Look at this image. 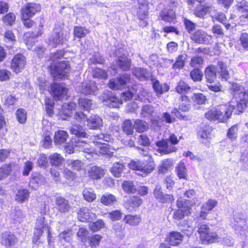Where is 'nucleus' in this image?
Returning <instances> with one entry per match:
<instances>
[{
  "label": "nucleus",
  "mask_w": 248,
  "mask_h": 248,
  "mask_svg": "<svg viewBox=\"0 0 248 248\" xmlns=\"http://www.w3.org/2000/svg\"><path fill=\"white\" fill-rule=\"evenodd\" d=\"M95 145L94 151L101 155L111 156L113 155V149L108 143L102 142L101 141L94 140Z\"/></svg>",
  "instance_id": "obj_14"
},
{
  "label": "nucleus",
  "mask_w": 248,
  "mask_h": 248,
  "mask_svg": "<svg viewBox=\"0 0 248 248\" xmlns=\"http://www.w3.org/2000/svg\"><path fill=\"white\" fill-rule=\"evenodd\" d=\"M179 140L173 133L171 134L167 140L162 139L156 143V145L158 148V151L161 154L167 155L175 152L177 151V148L174 145L177 144Z\"/></svg>",
  "instance_id": "obj_8"
},
{
  "label": "nucleus",
  "mask_w": 248,
  "mask_h": 248,
  "mask_svg": "<svg viewBox=\"0 0 248 248\" xmlns=\"http://www.w3.org/2000/svg\"><path fill=\"white\" fill-rule=\"evenodd\" d=\"M190 77L194 82H200L203 78V73L199 68L193 69L190 72Z\"/></svg>",
  "instance_id": "obj_49"
},
{
  "label": "nucleus",
  "mask_w": 248,
  "mask_h": 248,
  "mask_svg": "<svg viewBox=\"0 0 248 248\" xmlns=\"http://www.w3.org/2000/svg\"><path fill=\"white\" fill-rule=\"evenodd\" d=\"M89 232L87 229L84 227L79 228L77 232V235L78 240L81 242L85 243L88 238Z\"/></svg>",
  "instance_id": "obj_60"
},
{
  "label": "nucleus",
  "mask_w": 248,
  "mask_h": 248,
  "mask_svg": "<svg viewBox=\"0 0 248 248\" xmlns=\"http://www.w3.org/2000/svg\"><path fill=\"white\" fill-rule=\"evenodd\" d=\"M122 188L127 194H134L137 191V188L131 181H124L122 184Z\"/></svg>",
  "instance_id": "obj_45"
},
{
  "label": "nucleus",
  "mask_w": 248,
  "mask_h": 248,
  "mask_svg": "<svg viewBox=\"0 0 248 248\" xmlns=\"http://www.w3.org/2000/svg\"><path fill=\"white\" fill-rule=\"evenodd\" d=\"M173 167V162L169 158L163 160L161 164L158 167V173L164 175L167 173L170 170H171Z\"/></svg>",
  "instance_id": "obj_30"
},
{
  "label": "nucleus",
  "mask_w": 248,
  "mask_h": 248,
  "mask_svg": "<svg viewBox=\"0 0 248 248\" xmlns=\"http://www.w3.org/2000/svg\"><path fill=\"white\" fill-rule=\"evenodd\" d=\"M183 235L177 231L170 232L165 237V240L171 246L175 247L180 245L183 240Z\"/></svg>",
  "instance_id": "obj_16"
},
{
  "label": "nucleus",
  "mask_w": 248,
  "mask_h": 248,
  "mask_svg": "<svg viewBox=\"0 0 248 248\" xmlns=\"http://www.w3.org/2000/svg\"><path fill=\"white\" fill-rule=\"evenodd\" d=\"M16 119L20 124H25L27 120V113L25 109L18 108L16 112Z\"/></svg>",
  "instance_id": "obj_48"
},
{
  "label": "nucleus",
  "mask_w": 248,
  "mask_h": 248,
  "mask_svg": "<svg viewBox=\"0 0 248 248\" xmlns=\"http://www.w3.org/2000/svg\"><path fill=\"white\" fill-rule=\"evenodd\" d=\"M160 16L161 20L169 23L175 19V15L172 9L162 10L160 14Z\"/></svg>",
  "instance_id": "obj_39"
},
{
  "label": "nucleus",
  "mask_w": 248,
  "mask_h": 248,
  "mask_svg": "<svg viewBox=\"0 0 248 248\" xmlns=\"http://www.w3.org/2000/svg\"><path fill=\"white\" fill-rule=\"evenodd\" d=\"M212 132V128L209 125L204 124H201L198 127L197 135L203 140H207Z\"/></svg>",
  "instance_id": "obj_29"
},
{
  "label": "nucleus",
  "mask_w": 248,
  "mask_h": 248,
  "mask_svg": "<svg viewBox=\"0 0 248 248\" xmlns=\"http://www.w3.org/2000/svg\"><path fill=\"white\" fill-rule=\"evenodd\" d=\"M105 101L108 102L109 106L112 108H118L120 105L123 103L122 100L115 95H111L108 97Z\"/></svg>",
  "instance_id": "obj_59"
},
{
  "label": "nucleus",
  "mask_w": 248,
  "mask_h": 248,
  "mask_svg": "<svg viewBox=\"0 0 248 248\" xmlns=\"http://www.w3.org/2000/svg\"><path fill=\"white\" fill-rule=\"evenodd\" d=\"M92 76L94 78L106 79L108 77V74L105 70L99 68H95L92 71Z\"/></svg>",
  "instance_id": "obj_53"
},
{
  "label": "nucleus",
  "mask_w": 248,
  "mask_h": 248,
  "mask_svg": "<svg viewBox=\"0 0 248 248\" xmlns=\"http://www.w3.org/2000/svg\"><path fill=\"white\" fill-rule=\"evenodd\" d=\"M186 57L185 54L179 55L176 58L175 62L172 65L173 69H180L184 67Z\"/></svg>",
  "instance_id": "obj_57"
},
{
  "label": "nucleus",
  "mask_w": 248,
  "mask_h": 248,
  "mask_svg": "<svg viewBox=\"0 0 248 248\" xmlns=\"http://www.w3.org/2000/svg\"><path fill=\"white\" fill-rule=\"evenodd\" d=\"M176 206L177 208L172 215L174 220L181 221L191 216L192 205L189 200L180 197L176 202Z\"/></svg>",
  "instance_id": "obj_6"
},
{
  "label": "nucleus",
  "mask_w": 248,
  "mask_h": 248,
  "mask_svg": "<svg viewBox=\"0 0 248 248\" xmlns=\"http://www.w3.org/2000/svg\"><path fill=\"white\" fill-rule=\"evenodd\" d=\"M136 7V15L140 20L145 19L148 16L149 10V2L147 0H137Z\"/></svg>",
  "instance_id": "obj_13"
},
{
  "label": "nucleus",
  "mask_w": 248,
  "mask_h": 248,
  "mask_svg": "<svg viewBox=\"0 0 248 248\" xmlns=\"http://www.w3.org/2000/svg\"><path fill=\"white\" fill-rule=\"evenodd\" d=\"M49 92L55 101L61 100L67 95L68 89L60 83H52L50 85Z\"/></svg>",
  "instance_id": "obj_10"
},
{
  "label": "nucleus",
  "mask_w": 248,
  "mask_h": 248,
  "mask_svg": "<svg viewBox=\"0 0 248 248\" xmlns=\"http://www.w3.org/2000/svg\"><path fill=\"white\" fill-rule=\"evenodd\" d=\"M49 160L52 166H59L64 161L63 158L60 154L55 153L49 156Z\"/></svg>",
  "instance_id": "obj_47"
},
{
  "label": "nucleus",
  "mask_w": 248,
  "mask_h": 248,
  "mask_svg": "<svg viewBox=\"0 0 248 248\" xmlns=\"http://www.w3.org/2000/svg\"><path fill=\"white\" fill-rule=\"evenodd\" d=\"M234 105L231 104H221L209 108L205 113V118L210 122L217 121L218 123H226L231 117Z\"/></svg>",
  "instance_id": "obj_1"
},
{
  "label": "nucleus",
  "mask_w": 248,
  "mask_h": 248,
  "mask_svg": "<svg viewBox=\"0 0 248 248\" xmlns=\"http://www.w3.org/2000/svg\"><path fill=\"white\" fill-rule=\"evenodd\" d=\"M143 203V200L139 196H133L125 201L124 205L125 208L130 211H135Z\"/></svg>",
  "instance_id": "obj_17"
},
{
  "label": "nucleus",
  "mask_w": 248,
  "mask_h": 248,
  "mask_svg": "<svg viewBox=\"0 0 248 248\" xmlns=\"http://www.w3.org/2000/svg\"><path fill=\"white\" fill-rule=\"evenodd\" d=\"M48 69L53 78L59 79H68L71 71L70 62L65 60L51 63Z\"/></svg>",
  "instance_id": "obj_4"
},
{
  "label": "nucleus",
  "mask_w": 248,
  "mask_h": 248,
  "mask_svg": "<svg viewBox=\"0 0 248 248\" xmlns=\"http://www.w3.org/2000/svg\"><path fill=\"white\" fill-rule=\"evenodd\" d=\"M26 64L25 56L22 53H17L11 60L10 68L13 72L18 74L25 68Z\"/></svg>",
  "instance_id": "obj_11"
},
{
  "label": "nucleus",
  "mask_w": 248,
  "mask_h": 248,
  "mask_svg": "<svg viewBox=\"0 0 248 248\" xmlns=\"http://www.w3.org/2000/svg\"><path fill=\"white\" fill-rule=\"evenodd\" d=\"M116 63L118 67L123 71H129L131 68V60L127 57H119L116 61Z\"/></svg>",
  "instance_id": "obj_24"
},
{
  "label": "nucleus",
  "mask_w": 248,
  "mask_h": 248,
  "mask_svg": "<svg viewBox=\"0 0 248 248\" xmlns=\"http://www.w3.org/2000/svg\"><path fill=\"white\" fill-rule=\"evenodd\" d=\"M236 10L238 12L243 13H248V2L245 0L238 2L236 5Z\"/></svg>",
  "instance_id": "obj_64"
},
{
  "label": "nucleus",
  "mask_w": 248,
  "mask_h": 248,
  "mask_svg": "<svg viewBox=\"0 0 248 248\" xmlns=\"http://www.w3.org/2000/svg\"><path fill=\"white\" fill-rule=\"evenodd\" d=\"M142 218L140 215L127 214L124 216V221L125 223L131 226L139 225L141 222Z\"/></svg>",
  "instance_id": "obj_28"
},
{
  "label": "nucleus",
  "mask_w": 248,
  "mask_h": 248,
  "mask_svg": "<svg viewBox=\"0 0 248 248\" xmlns=\"http://www.w3.org/2000/svg\"><path fill=\"white\" fill-rule=\"evenodd\" d=\"M20 16L21 20L25 28L26 29H31L35 25V22L34 20L31 19L32 17L23 15Z\"/></svg>",
  "instance_id": "obj_61"
},
{
  "label": "nucleus",
  "mask_w": 248,
  "mask_h": 248,
  "mask_svg": "<svg viewBox=\"0 0 248 248\" xmlns=\"http://www.w3.org/2000/svg\"><path fill=\"white\" fill-rule=\"evenodd\" d=\"M243 86L236 83H233L230 88V92L232 95V98L236 100L235 109L237 114L243 113L248 107V89L244 91Z\"/></svg>",
  "instance_id": "obj_2"
},
{
  "label": "nucleus",
  "mask_w": 248,
  "mask_h": 248,
  "mask_svg": "<svg viewBox=\"0 0 248 248\" xmlns=\"http://www.w3.org/2000/svg\"><path fill=\"white\" fill-rule=\"evenodd\" d=\"M91 214L92 212L89 208L83 207L78 210L77 218L81 222H87L92 218Z\"/></svg>",
  "instance_id": "obj_26"
},
{
  "label": "nucleus",
  "mask_w": 248,
  "mask_h": 248,
  "mask_svg": "<svg viewBox=\"0 0 248 248\" xmlns=\"http://www.w3.org/2000/svg\"><path fill=\"white\" fill-rule=\"evenodd\" d=\"M54 102L53 101H52L50 98H47L46 99V114L48 116L51 117L54 114Z\"/></svg>",
  "instance_id": "obj_62"
},
{
  "label": "nucleus",
  "mask_w": 248,
  "mask_h": 248,
  "mask_svg": "<svg viewBox=\"0 0 248 248\" xmlns=\"http://www.w3.org/2000/svg\"><path fill=\"white\" fill-rule=\"evenodd\" d=\"M124 168L125 166L124 164L119 162H115L111 168L110 171L114 176L119 177L121 176Z\"/></svg>",
  "instance_id": "obj_46"
},
{
  "label": "nucleus",
  "mask_w": 248,
  "mask_h": 248,
  "mask_svg": "<svg viewBox=\"0 0 248 248\" xmlns=\"http://www.w3.org/2000/svg\"><path fill=\"white\" fill-rule=\"evenodd\" d=\"M84 199L90 202H93L96 198V195L92 188H85L82 191Z\"/></svg>",
  "instance_id": "obj_44"
},
{
  "label": "nucleus",
  "mask_w": 248,
  "mask_h": 248,
  "mask_svg": "<svg viewBox=\"0 0 248 248\" xmlns=\"http://www.w3.org/2000/svg\"><path fill=\"white\" fill-rule=\"evenodd\" d=\"M105 223L102 219H97L96 221L92 222L89 225L90 230L93 232H98L102 228H105Z\"/></svg>",
  "instance_id": "obj_54"
},
{
  "label": "nucleus",
  "mask_w": 248,
  "mask_h": 248,
  "mask_svg": "<svg viewBox=\"0 0 248 248\" xmlns=\"http://www.w3.org/2000/svg\"><path fill=\"white\" fill-rule=\"evenodd\" d=\"M213 5L211 3H205L200 4L193 12L194 15L197 17H203L207 13H210L213 9Z\"/></svg>",
  "instance_id": "obj_20"
},
{
  "label": "nucleus",
  "mask_w": 248,
  "mask_h": 248,
  "mask_svg": "<svg viewBox=\"0 0 248 248\" xmlns=\"http://www.w3.org/2000/svg\"><path fill=\"white\" fill-rule=\"evenodd\" d=\"M105 173V170L102 167L97 166H93L88 171V175L91 180H98L101 179Z\"/></svg>",
  "instance_id": "obj_19"
},
{
  "label": "nucleus",
  "mask_w": 248,
  "mask_h": 248,
  "mask_svg": "<svg viewBox=\"0 0 248 248\" xmlns=\"http://www.w3.org/2000/svg\"><path fill=\"white\" fill-rule=\"evenodd\" d=\"M45 218L44 217H42L40 219V225L41 228H35V231L33 232V236L32 237V243L33 244H36L38 242L42 236L44 231L43 229L45 228L46 224L45 223Z\"/></svg>",
  "instance_id": "obj_34"
},
{
  "label": "nucleus",
  "mask_w": 248,
  "mask_h": 248,
  "mask_svg": "<svg viewBox=\"0 0 248 248\" xmlns=\"http://www.w3.org/2000/svg\"><path fill=\"white\" fill-rule=\"evenodd\" d=\"M1 244L6 248L14 247L17 242L16 236L12 232L6 231L1 234Z\"/></svg>",
  "instance_id": "obj_15"
},
{
  "label": "nucleus",
  "mask_w": 248,
  "mask_h": 248,
  "mask_svg": "<svg viewBox=\"0 0 248 248\" xmlns=\"http://www.w3.org/2000/svg\"><path fill=\"white\" fill-rule=\"evenodd\" d=\"M87 121L88 124L90 126L91 129H96L99 128L100 126L101 119L98 116H91L89 119H87Z\"/></svg>",
  "instance_id": "obj_58"
},
{
  "label": "nucleus",
  "mask_w": 248,
  "mask_h": 248,
  "mask_svg": "<svg viewBox=\"0 0 248 248\" xmlns=\"http://www.w3.org/2000/svg\"><path fill=\"white\" fill-rule=\"evenodd\" d=\"M180 103L179 108L183 112H187L190 108V99L189 97L184 94H182L179 98Z\"/></svg>",
  "instance_id": "obj_36"
},
{
  "label": "nucleus",
  "mask_w": 248,
  "mask_h": 248,
  "mask_svg": "<svg viewBox=\"0 0 248 248\" xmlns=\"http://www.w3.org/2000/svg\"><path fill=\"white\" fill-rule=\"evenodd\" d=\"M68 138V133L64 130H58L55 133L54 141L56 145L65 143Z\"/></svg>",
  "instance_id": "obj_35"
},
{
  "label": "nucleus",
  "mask_w": 248,
  "mask_h": 248,
  "mask_svg": "<svg viewBox=\"0 0 248 248\" xmlns=\"http://www.w3.org/2000/svg\"><path fill=\"white\" fill-rule=\"evenodd\" d=\"M103 238L99 234H94L88 237V242L91 248H96L99 246Z\"/></svg>",
  "instance_id": "obj_43"
},
{
  "label": "nucleus",
  "mask_w": 248,
  "mask_h": 248,
  "mask_svg": "<svg viewBox=\"0 0 248 248\" xmlns=\"http://www.w3.org/2000/svg\"><path fill=\"white\" fill-rule=\"evenodd\" d=\"M70 132L78 138H86L87 133L82 129L80 125L74 124L69 128Z\"/></svg>",
  "instance_id": "obj_41"
},
{
  "label": "nucleus",
  "mask_w": 248,
  "mask_h": 248,
  "mask_svg": "<svg viewBox=\"0 0 248 248\" xmlns=\"http://www.w3.org/2000/svg\"><path fill=\"white\" fill-rule=\"evenodd\" d=\"M132 74L139 79H146L148 75L146 69L142 67H135L134 68Z\"/></svg>",
  "instance_id": "obj_56"
},
{
  "label": "nucleus",
  "mask_w": 248,
  "mask_h": 248,
  "mask_svg": "<svg viewBox=\"0 0 248 248\" xmlns=\"http://www.w3.org/2000/svg\"><path fill=\"white\" fill-rule=\"evenodd\" d=\"M147 159L132 160L128 163V167L133 170H138L141 172L142 176H147L151 173L155 168V162L151 155H146Z\"/></svg>",
  "instance_id": "obj_5"
},
{
  "label": "nucleus",
  "mask_w": 248,
  "mask_h": 248,
  "mask_svg": "<svg viewBox=\"0 0 248 248\" xmlns=\"http://www.w3.org/2000/svg\"><path fill=\"white\" fill-rule=\"evenodd\" d=\"M204 75L207 83L211 84L214 82L217 77L215 65L210 64L206 67L204 69Z\"/></svg>",
  "instance_id": "obj_22"
},
{
  "label": "nucleus",
  "mask_w": 248,
  "mask_h": 248,
  "mask_svg": "<svg viewBox=\"0 0 248 248\" xmlns=\"http://www.w3.org/2000/svg\"><path fill=\"white\" fill-rule=\"evenodd\" d=\"M79 107L83 110L89 111L92 106V100L85 97H81L78 100Z\"/></svg>",
  "instance_id": "obj_52"
},
{
  "label": "nucleus",
  "mask_w": 248,
  "mask_h": 248,
  "mask_svg": "<svg viewBox=\"0 0 248 248\" xmlns=\"http://www.w3.org/2000/svg\"><path fill=\"white\" fill-rule=\"evenodd\" d=\"M134 127V125L130 119L125 120L122 123V130L127 136H131L133 134Z\"/></svg>",
  "instance_id": "obj_42"
},
{
  "label": "nucleus",
  "mask_w": 248,
  "mask_h": 248,
  "mask_svg": "<svg viewBox=\"0 0 248 248\" xmlns=\"http://www.w3.org/2000/svg\"><path fill=\"white\" fill-rule=\"evenodd\" d=\"M16 19L15 15L13 13L10 12L3 16L2 21L4 24L11 26L15 23Z\"/></svg>",
  "instance_id": "obj_63"
},
{
  "label": "nucleus",
  "mask_w": 248,
  "mask_h": 248,
  "mask_svg": "<svg viewBox=\"0 0 248 248\" xmlns=\"http://www.w3.org/2000/svg\"><path fill=\"white\" fill-rule=\"evenodd\" d=\"M206 34L201 30L194 31L190 36V39L198 44L205 43Z\"/></svg>",
  "instance_id": "obj_31"
},
{
  "label": "nucleus",
  "mask_w": 248,
  "mask_h": 248,
  "mask_svg": "<svg viewBox=\"0 0 248 248\" xmlns=\"http://www.w3.org/2000/svg\"><path fill=\"white\" fill-rule=\"evenodd\" d=\"M153 87L154 91L159 95L168 92L170 89V87L167 83L160 84L158 80L153 82Z\"/></svg>",
  "instance_id": "obj_38"
},
{
  "label": "nucleus",
  "mask_w": 248,
  "mask_h": 248,
  "mask_svg": "<svg viewBox=\"0 0 248 248\" xmlns=\"http://www.w3.org/2000/svg\"><path fill=\"white\" fill-rule=\"evenodd\" d=\"M70 34L69 32L65 31L63 26H55L52 34L48 38L47 44L52 48H55L59 45H63L65 42L68 41Z\"/></svg>",
  "instance_id": "obj_7"
},
{
  "label": "nucleus",
  "mask_w": 248,
  "mask_h": 248,
  "mask_svg": "<svg viewBox=\"0 0 248 248\" xmlns=\"http://www.w3.org/2000/svg\"><path fill=\"white\" fill-rule=\"evenodd\" d=\"M217 67L220 77L226 81L228 80L230 78V74L227 63L222 61H218Z\"/></svg>",
  "instance_id": "obj_25"
},
{
  "label": "nucleus",
  "mask_w": 248,
  "mask_h": 248,
  "mask_svg": "<svg viewBox=\"0 0 248 248\" xmlns=\"http://www.w3.org/2000/svg\"><path fill=\"white\" fill-rule=\"evenodd\" d=\"M175 171L179 179H188V170L184 160H181L177 164Z\"/></svg>",
  "instance_id": "obj_21"
},
{
  "label": "nucleus",
  "mask_w": 248,
  "mask_h": 248,
  "mask_svg": "<svg viewBox=\"0 0 248 248\" xmlns=\"http://www.w3.org/2000/svg\"><path fill=\"white\" fill-rule=\"evenodd\" d=\"M43 34V31L39 30L37 32L33 31L27 32L25 34L24 42L27 45L32 46L34 43V39Z\"/></svg>",
  "instance_id": "obj_33"
},
{
  "label": "nucleus",
  "mask_w": 248,
  "mask_h": 248,
  "mask_svg": "<svg viewBox=\"0 0 248 248\" xmlns=\"http://www.w3.org/2000/svg\"><path fill=\"white\" fill-rule=\"evenodd\" d=\"M200 243L208 245L219 242L220 237L217 232L210 228L208 223L200 224L197 231Z\"/></svg>",
  "instance_id": "obj_3"
},
{
  "label": "nucleus",
  "mask_w": 248,
  "mask_h": 248,
  "mask_svg": "<svg viewBox=\"0 0 248 248\" xmlns=\"http://www.w3.org/2000/svg\"><path fill=\"white\" fill-rule=\"evenodd\" d=\"M134 86L136 85L132 86L130 89L121 93V97L124 101L131 100L134 97V94L137 92L136 89Z\"/></svg>",
  "instance_id": "obj_55"
},
{
  "label": "nucleus",
  "mask_w": 248,
  "mask_h": 248,
  "mask_svg": "<svg viewBox=\"0 0 248 248\" xmlns=\"http://www.w3.org/2000/svg\"><path fill=\"white\" fill-rule=\"evenodd\" d=\"M90 33V30L85 27L76 26L73 28V35L75 39H80Z\"/></svg>",
  "instance_id": "obj_32"
},
{
  "label": "nucleus",
  "mask_w": 248,
  "mask_h": 248,
  "mask_svg": "<svg viewBox=\"0 0 248 248\" xmlns=\"http://www.w3.org/2000/svg\"><path fill=\"white\" fill-rule=\"evenodd\" d=\"M117 202V197L113 194L106 193L101 195L100 202L106 206H113Z\"/></svg>",
  "instance_id": "obj_23"
},
{
  "label": "nucleus",
  "mask_w": 248,
  "mask_h": 248,
  "mask_svg": "<svg viewBox=\"0 0 248 248\" xmlns=\"http://www.w3.org/2000/svg\"><path fill=\"white\" fill-rule=\"evenodd\" d=\"M55 202V208L58 212L61 213L68 212L71 208L68 201L63 197L59 196L56 197Z\"/></svg>",
  "instance_id": "obj_18"
},
{
  "label": "nucleus",
  "mask_w": 248,
  "mask_h": 248,
  "mask_svg": "<svg viewBox=\"0 0 248 248\" xmlns=\"http://www.w3.org/2000/svg\"><path fill=\"white\" fill-rule=\"evenodd\" d=\"M191 88L187 83L184 80H179L175 87V91L180 94H186L188 93Z\"/></svg>",
  "instance_id": "obj_37"
},
{
  "label": "nucleus",
  "mask_w": 248,
  "mask_h": 248,
  "mask_svg": "<svg viewBox=\"0 0 248 248\" xmlns=\"http://www.w3.org/2000/svg\"><path fill=\"white\" fill-rule=\"evenodd\" d=\"M204 64V59L200 56L196 55L192 57L189 62L190 66L193 68H201Z\"/></svg>",
  "instance_id": "obj_50"
},
{
  "label": "nucleus",
  "mask_w": 248,
  "mask_h": 248,
  "mask_svg": "<svg viewBox=\"0 0 248 248\" xmlns=\"http://www.w3.org/2000/svg\"><path fill=\"white\" fill-rule=\"evenodd\" d=\"M134 127L138 133H142L148 130L149 126L147 122L141 119H138L134 121Z\"/></svg>",
  "instance_id": "obj_40"
},
{
  "label": "nucleus",
  "mask_w": 248,
  "mask_h": 248,
  "mask_svg": "<svg viewBox=\"0 0 248 248\" xmlns=\"http://www.w3.org/2000/svg\"><path fill=\"white\" fill-rule=\"evenodd\" d=\"M15 163L10 162L2 165L0 167V180H2L8 177L12 173Z\"/></svg>",
  "instance_id": "obj_27"
},
{
  "label": "nucleus",
  "mask_w": 248,
  "mask_h": 248,
  "mask_svg": "<svg viewBox=\"0 0 248 248\" xmlns=\"http://www.w3.org/2000/svg\"><path fill=\"white\" fill-rule=\"evenodd\" d=\"M132 79L131 76L126 73L120 74L115 78L110 79L108 83V87L113 90H122L128 88Z\"/></svg>",
  "instance_id": "obj_9"
},
{
  "label": "nucleus",
  "mask_w": 248,
  "mask_h": 248,
  "mask_svg": "<svg viewBox=\"0 0 248 248\" xmlns=\"http://www.w3.org/2000/svg\"><path fill=\"white\" fill-rule=\"evenodd\" d=\"M42 10L41 5L35 2H28L23 5L20 9V15L33 17Z\"/></svg>",
  "instance_id": "obj_12"
},
{
  "label": "nucleus",
  "mask_w": 248,
  "mask_h": 248,
  "mask_svg": "<svg viewBox=\"0 0 248 248\" xmlns=\"http://www.w3.org/2000/svg\"><path fill=\"white\" fill-rule=\"evenodd\" d=\"M30 196L29 190L27 189H19L16 196V200L20 203L28 199Z\"/></svg>",
  "instance_id": "obj_51"
}]
</instances>
